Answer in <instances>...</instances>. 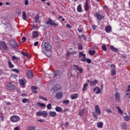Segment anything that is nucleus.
Here are the masks:
<instances>
[{"label": "nucleus", "instance_id": "c9c22d12", "mask_svg": "<svg viewBox=\"0 0 130 130\" xmlns=\"http://www.w3.org/2000/svg\"><path fill=\"white\" fill-rule=\"evenodd\" d=\"M42 116L45 118L48 116V113L45 111H42Z\"/></svg>", "mask_w": 130, "mask_h": 130}, {"label": "nucleus", "instance_id": "f8f14e48", "mask_svg": "<svg viewBox=\"0 0 130 130\" xmlns=\"http://www.w3.org/2000/svg\"><path fill=\"white\" fill-rule=\"evenodd\" d=\"M19 83L22 87H24L26 83V80L25 79H19Z\"/></svg>", "mask_w": 130, "mask_h": 130}, {"label": "nucleus", "instance_id": "6e6552de", "mask_svg": "<svg viewBox=\"0 0 130 130\" xmlns=\"http://www.w3.org/2000/svg\"><path fill=\"white\" fill-rule=\"evenodd\" d=\"M6 87L9 90H13L15 89V85L13 84L11 82H9Z\"/></svg>", "mask_w": 130, "mask_h": 130}, {"label": "nucleus", "instance_id": "473e14b6", "mask_svg": "<svg viewBox=\"0 0 130 130\" xmlns=\"http://www.w3.org/2000/svg\"><path fill=\"white\" fill-rule=\"evenodd\" d=\"M116 109H118V112L120 114H122L123 113V111L119 106H116Z\"/></svg>", "mask_w": 130, "mask_h": 130}, {"label": "nucleus", "instance_id": "680f3d73", "mask_svg": "<svg viewBox=\"0 0 130 130\" xmlns=\"http://www.w3.org/2000/svg\"><path fill=\"white\" fill-rule=\"evenodd\" d=\"M66 27H67L68 28H72V26H71L70 25V24H69V23L67 24Z\"/></svg>", "mask_w": 130, "mask_h": 130}, {"label": "nucleus", "instance_id": "4be33fe9", "mask_svg": "<svg viewBox=\"0 0 130 130\" xmlns=\"http://www.w3.org/2000/svg\"><path fill=\"white\" fill-rule=\"evenodd\" d=\"M110 49L115 53H117L119 51L117 48L114 47L113 45L110 46Z\"/></svg>", "mask_w": 130, "mask_h": 130}, {"label": "nucleus", "instance_id": "e2e57ef3", "mask_svg": "<svg viewBox=\"0 0 130 130\" xmlns=\"http://www.w3.org/2000/svg\"><path fill=\"white\" fill-rule=\"evenodd\" d=\"M38 121L40 122H42V123H43V122H45V120L43 119H40L38 120Z\"/></svg>", "mask_w": 130, "mask_h": 130}, {"label": "nucleus", "instance_id": "aec40b11", "mask_svg": "<svg viewBox=\"0 0 130 130\" xmlns=\"http://www.w3.org/2000/svg\"><path fill=\"white\" fill-rule=\"evenodd\" d=\"M105 29H106V32L108 34L111 33L112 31V28L110 25H108L106 26Z\"/></svg>", "mask_w": 130, "mask_h": 130}, {"label": "nucleus", "instance_id": "a211bd4d", "mask_svg": "<svg viewBox=\"0 0 130 130\" xmlns=\"http://www.w3.org/2000/svg\"><path fill=\"white\" fill-rule=\"evenodd\" d=\"M63 96V93L62 92H58L56 95V99L58 100L61 99Z\"/></svg>", "mask_w": 130, "mask_h": 130}, {"label": "nucleus", "instance_id": "2f4dec72", "mask_svg": "<svg viewBox=\"0 0 130 130\" xmlns=\"http://www.w3.org/2000/svg\"><path fill=\"white\" fill-rule=\"evenodd\" d=\"M55 110L57 112H62V108L60 107H55Z\"/></svg>", "mask_w": 130, "mask_h": 130}, {"label": "nucleus", "instance_id": "a18cd8bd", "mask_svg": "<svg viewBox=\"0 0 130 130\" xmlns=\"http://www.w3.org/2000/svg\"><path fill=\"white\" fill-rule=\"evenodd\" d=\"M21 54L25 57H29V54L27 52H21Z\"/></svg>", "mask_w": 130, "mask_h": 130}, {"label": "nucleus", "instance_id": "9d476101", "mask_svg": "<svg viewBox=\"0 0 130 130\" xmlns=\"http://www.w3.org/2000/svg\"><path fill=\"white\" fill-rule=\"evenodd\" d=\"M114 95L115 96L116 102H120L121 98H120V93L117 92H115V94H114Z\"/></svg>", "mask_w": 130, "mask_h": 130}, {"label": "nucleus", "instance_id": "412c9836", "mask_svg": "<svg viewBox=\"0 0 130 130\" xmlns=\"http://www.w3.org/2000/svg\"><path fill=\"white\" fill-rule=\"evenodd\" d=\"M122 130H127V125L126 122H123L121 124Z\"/></svg>", "mask_w": 130, "mask_h": 130}, {"label": "nucleus", "instance_id": "4d7b16f0", "mask_svg": "<svg viewBox=\"0 0 130 130\" xmlns=\"http://www.w3.org/2000/svg\"><path fill=\"white\" fill-rule=\"evenodd\" d=\"M110 67H111V69H116L115 65L114 64H111V66H110Z\"/></svg>", "mask_w": 130, "mask_h": 130}, {"label": "nucleus", "instance_id": "b1692460", "mask_svg": "<svg viewBox=\"0 0 130 130\" xmlns=\"http://www.w3.org/2000/svg\"><path fill=\"white\" fill-rule=\"evenodd\" d=\"M53 73L54 74V76L56 77L57 78L60 77V72L59 70H57L56 71H54Z\"/></svg>", "mask_w": 130, "mask_h": 130}, {"label": "nucleus", "instance_id": "8fccbe9b", "mask_svg": "<svg viewBox=\"0 0 130 130\" xmlns=\"http://www.w3.org/2000/svg\"><path fill=\"white\" fill-rule=\"evenodd\" d=\"M40 17L39 15H37L35 18V23H37L39 20Z\"/></svg>", "mask_w": 130, "mask_h": 130}, {"label": "nucleus", "instance_id": "1a4fd4ad", "mask_svg": "<svg viewBox=\"0 0 130 130\" xmlns=\"http://www.w3.org/2000/svg\"><path fill=\"white\" fill-rule=\"evenodd\" d=\"M87 81L89 82V86L91 87L95 86L99 82V81L97 79H95L93 81H89V80H88Z\"/></svg>", "mask_w": 130, "mask_h": 130}, {"label": "nucleus", "instance_id": "13d9d810", "mask_svg": "<svg viewBox=\"0 0 130 130\" xmlns=\"http://www.w3.org/2000/svg\"><path fill=\"white\" fill-rule=\"evenodd\" d=\"M28 4H29L28 1V0H25V1H24L25 6H28Z\"/></svg>", "mask_w": 130, "mask_h": 130}, {"label": "nucleus", "instance_id": "864d4df0", "mask_svg": "<svg viewBox=\"0 0 130 130\" xmlns=\"http://www.w3.org/2000/svg\"><path fill=\"white\" fill-rule=\"evenodd\" d=\"M37 115L38 116H42V111H39L37 112Z\"/></svg>", "mask_w": 130, "mask_h": 130}, {"label": "nucleus", "instance_id": "a878e982", "mask_svg": "<svg viewBox=\"0 0 130 130\" xmlns=\"http://www.w3.org/2000/svg\"><path fill=\"white\" fill-rule=\"evenodd\" d=\"M79 96V94L78 93H74L71 94V98L72 100L77 99Z\"/></svg>", "mask_w": 130, "mask_h": 130}, {"label": "nucleus", "instance_id": "de8ad7c7", "mask_svg": "<svg viewBox=\"0 0 130 130\" xmlns=\"http://www.w3.org/2000/svg\"><path fill=\"white\" fill-rule=\"evenodd\" d=\"M62 103H63V104L69 105V104H70V100H64V101L62 102Z\"/></svg>", "mask_w": 130, "mask_h": 130}, {"label": "nucleus", "instance_id": "0e129e2a", "mask_svg": "<svg viewBox=\"0 0 130 130\" xmlns=\"http://www.w3.org/2000/svg\"><path fill=\"white\" fill-rule=\"evenodd\" d=\"M39 42L38 41H37V42H35L34 46L35 47L38 46V45H39Z\"/></svg>", "mask_w": 130, "mask_h": 130}, {"label": "nucleus", "instance_id": "4468645a", "mask_svg": "<svg viewBox=\"0 0 130 130\" xmlns=\"http://www.w3.org/2000/svg\"><path fill=\"white\" fill-rule=\"evenodd\" d=\"M94 16H95L98 20H102L104 18V16L100 15L99 13H96L95 14H94Z\"/></svg>", "mask_w": 130, "mask_h": 130}, {"label": "nucleus", "instance_id": "58836bf2", "mask_svg": "<svg viewBox=\"0 0 130 130\" xmlns=\"http://www.w3.org/2000/svg\"><path fill=\"white\" fill-rule=\"evenodd\" d=\"M98 127L101 128L103 127V122H100L99 123H98L97 124Z\"/></svg>", "mask_w": 130, "mask_h": 130}, {"label": "nucleus", "instance_id": "2eb2a0df", "mask_svg": "<svg viewBox=\"0 0 130 130\" xmlns=\"http://www.w3.org/2000/svg\"><path fill=\"white\" fill-rule=\"evenodd\" d=\"M89 0H85V4H84V10L88 11L89 9Z\"/></svg>", "mask_w": 130, "mask_h": 130}, {"label": "nucleus", "instance_id": "f257e3e1", "mask_svg": "<svg viewBox=\"0 0 130 130\" xmlns=\"http://www.w3.org/2000/svg\"><path fill=\"white\" fill-rule=\"evenodd\" d=\"M94 111H95L91 112V114H92L93 118H98V115H101V109L99 105H95V106H94Z\"/></svg>", "mask_w": 130, "mask_h": 130}, {"label": "nucleus", "instance_id": "ddd939ff", "mask_svg": "<svg viewBox=\"0 0 130 130\" xmlns=\"http://www.w3.org/2000/svg\"><path fill=\"white\" fill-rule=\"evenodd\" d=\"M26 77L28 79H32L34 77V73H32V70H29L28 71Z\"/></svg>", "mask_w": 130, "mask_h": 130}, {"label": "nucleus", "instance_id": "20e7f679", "mask_svg": "<svg viewBox=\"0 0 130 130\" xmlns=\"http://www.w3.org/2000/svg\"><path fill=\"white\" fill-rule=\"evenodd\" d=\"M20 120L19 116L14 115L10 117V121L13 123L17 122Z\"/></svg>", "mask_w": 130, "mask_h": 130}, {"label": "nucleus", "instance_id": "7ed1b4c3", "mask_svg": "<svg viewBox=\"0 0 130 130\" xmlns=\"http://www.w3.org/2000/svg\"><path fill=\"white\" fill-rule=\"evenodd\" d=\"M61 86L59 84H56L52 86L51 90L52 93H54L57 90H61Z\"/></svg>", "mask_w": 130, "mask_h": 130}, {"label": "nucleus", "instance_id": "bb28decb", "mask_svg": "<svg viewBox=\"0 0 130 130\" xmlns=\"http://www.w3.org/2000/svg\"><path fill=\"white\" fill-rule=\"evenodd\" d=\"M79 58H82V57H83V58H82V59H84L86 58V54L83 53V52L81 51L79 52Z\"/></svg>", "mask_w": 130, "mask_h": 130}, {"label": "nucleus", "instance_id": "5fc2aeb1", "mask_svg": "<svg viewBox=\"0 0 130 130\" xmlns=\"http://www.w3.org/2000/svg\"><path fill=\"white\" fill-rule=\"evenodd\" d=\"M71 55H75L77 53V51H73L72 52H70Z\"/></svg>", "mask_w": 130, "mask_h": 130}, {"label": "nucleus", "instance_id": "69168bd1", "mask_svg": "<svg viewBox=\"0 0 130 130\" xmlns=\"http://www.w3.org/2000/svg\"><path fill=\"white\" fill-rule=\"evenodd\" d=\"M70 55H71V52L68 51L67 53V57H69L70 56Z\"/></svg>", "mask_w": 130, "mask_h": 130}, {"label": "nucleus", "instance_id": "79ce46f5", "mask_svg": "<svg viewBox=\"0 0 130 130\" xmlns=\"http://www.w3.org/2000/svg\"><path fill=\"white\" fill-rule=\"evenodd\" d=\"M0 118L2 121H4L5 120V116L4 115L3 113H0Z\"/></svg>", "mask_w": 130, "mask_h": 130}, {"label": "nucleus", "instance_id": "4c0bfd02", "mask_svg": "<svg viewBox=\"0 0 130 130\" xmlns=\"http://www.w3.org/2000/svg\"><path fill=\"white\" fill-rule=\"evenodd\" d=\"M88 86V84L84 83L83 87V91H85L87 90Z\"/></svg>", "mask_w": 130, "mask_h": 130}, {"label": "nucleus", "instance_id": "f03ea898", "mask_svg": "<svg viewBox=\"0 0 130 130\" xmlns=\"http://www.w3.org/2000/svg\"><path fill=\"white\" fill-rule=\"evenodd\" d=\"M46 24L50 25L52 26H58L59 25V23L55 22V20H52L51 18H49V19L46 22Z\"/></svg>", "mask_w": 130, "mask_h": 130}, {"label": "nucleus", "instance_id": "f704fd0d", "mask_svg": "<svg viewBox=\"0 0 130 130\" xmlns=\"http://www.w3.org/2000/svg\"><path fill=\"white\" fill-rule=\"evenodd\" d=\"M22 102L24 104L29 103V100L28 99L23 98L22 100Z\"/></svg>", "mask_w": 130, "mask_h": 130}, {"label": "nucleus", "instance_id": "052dcab7", "mask_svg": "<svg viewBox=\"0 0 130 130\" xmlns=\"http://www.w3.org/2000/svg\"><path fill=\"white\" fill-rule=\"evenodd\" d=\"M81 38H83V40H84V41H86V40H87L86 38L85 37V36L84 34H82L81 35Z\"/></svg>", "mask_w": 130, "mask_h": 130}, {"label": "nucleus", "instance_id": "c756f323", "mask_svg": "<svg viewBox=\"0 0 130 130\" xmlns=\"http://www.w3.org/2000/svg\"><path fill=\"white\" fill-rule=\"evenodd\" d=\"M37 105L39 107H46V104L44 103H42L41 102H38L37 103Z\"/></svg>", "mask_w": 130, "mask_h": 130}, {"label": "nucleus", "instance_id": "774afa93", "mask_svg": "<svg viewBox=\"0 0 130 130\" xmlns=\"http://www.w3.org/2000/svg\"><path fill=\"white\" fill-rule=\"evenodd\" d=\"M14 130H19V127L18 126H16L14 128Z\"/></svg>", "mask_w": 130, "mask_h": 130}, {"label": "nucleus", "instance_id": "338daca9", "mask_svg": "<svg viewBox=\"0 0 130 130\" xmlns=\"http://www.w3.org/2000/svg\"><path fill=\"white\" fill-rule=\"evenodd\" d=\"M22 40H23L22 43H24L26 41V38L25 37L22 38Z\"/></svg>", "mask_w": 130, "mask_h": 130}, {"label": "nucleus", "instance_id": "ea45409f", "mask_svg": "<svg viewBox=\"0 0 130 130\" xmlns=\"http://www.w3.org/2000/svg\"><path fill=\"white\" fill-rule=\"evenodd\" d=\"M22 18L24 20H26L27 16L25 12L23 11L22 13Z\"/></svg>", "mask_w": 130, "mask_h": 130}, {"label": "nucleus", "instance_id": "dca6fc26", "mask_svg": "<svg viewBox=\"0 0 130 130\" xmlns=\"http://www.w3.org/2000/svg\"><path fill=\"white\" fill-rule=\"evenodd\" d=\"M93 92H95V94H99L101 93V89L98 86H95V87L93 88Z\"/></svg>", "mask_w": 130, "mask_h": 130}, {"label": "nucleus", "instance_id": "f3484780", "mask_svg": "<svg viewBox=\"0 0 130 130\" xmlns=\"http://www.w3.org/2000/svg\"><path fill=\"white\" fill-rule=\"evenodd\" d=\"M0 45L5 50H8V46L6 43L3 41L0 42Z\"/></svg>", "mask_w": 130, "mask_h": 130}, {"label": "nucleus", "instance_id": "9b49d317", "mask_svg": "<svg viewBox=\"0 0 130 130\" xmlns=\"http://www.w3.org/2000/svg\"><path fill=\"white\" fill-rule=\"evenodd\" d=\"M73 68H74V70H76L79 71L80 74H82L83 72V69L77 65L74 64Z\"/></svg>", "mask_w": 130, "mask_h": 130}, {"label": "nucleus", "instance_id": "09e8293b", "mask_svg": "<svg viewBox=\"0 0 130 130\" xmlns=\"http://www.w3.org/2000/svg\"><path fill=\"white\" fill-rule=\"evenodd\" d=\"M102 49H103V50L106 51L107 50V48L106 47V45H103V46H102Z\"/></svg>", "mask_w": 130, "mask_h": 130}, {"label": "nucleus", "instance_id": "6ab92c4d", "mask_svg": "<svg viewBox=\"0 0 130 130\" xmlns=\"http://www.w3.org/2000/svg\"><path fill=\"white\" fill-rule=\"evenodd\" d=\"M80 60L83 62L86 61V62H87L88 64H90L92 62V60L91 59L87 58L86 57H85L84 59H81Z\"/></svg>", "mask_w": 130, "mask_h": 130}, {"label": "nucleus", "instance_id": "bf43d9fd", "mask_svg": "<svg viewBox=\"0 0 130 130\" xmlns=\"http://www.w3.org/2000/svg\"><path fill=\"white\" fill-rule=\"evenodd\" d=\"M106 112H107L108 113H112V111L110 109H108L106 110Z\"/></svg>", "mask_w": 130, "mask_h": 130}, {"label": "nucleus", "instance_id": "7c9ffc66", "mask_svg": "<svg viewBox=\"0 0 130 130\" xmlns=\"http://www.w3.org/2000/svg\"><path fill=\"white\" fill-rule=\"evenodd\" d=\"M8 66L10 69H13L14 67V65L12 63L10 60L8 61Z\"/></svg>", "mask_w": 130, "mask_h": 130}, {"label": "nucleus", "instance_id": "a19ab883", "mask_svg": "<svg viewBox=\"0 0 130 130\" xmlns=\"http://www.w3.org/2000/svg\"><path fill=\"white\" fill-rule=\"evenodd\" d=\"M111 74H112V75H116V69L111 70Z\"/></svg>", "mask_w": 130, "mask_h": 130}, {"label": "nucleus", "instance_id": "0eeeda50", "mask_svg": "<svg viewBox=\"0 0 130 130\" xmlns=\"http://www.w3.org/2000/svg\"><path fill=\"white\" fill-rule=\"evenodd\" d=\"M123 118L125 121H130V112H128V114L127 115L126 112H124L123 113Z\"/></svg>", "mask_w": 130, "mask_h": 130}, {"label": "nucleus", "instance_id": "c85d7f7f", "mask_svg": "<svg viewBox=\"0 0 130 130\" xmlns=\"http://www.w3.org/2000/svg\"><path fill=\"white\" fill-rule=\"evenodd\" d=\"M85 113V109H83L82 110H80L79 112L78 115L80 116H83L84 115Z\"/></svg>", "mask_w": 130, "mask_h": 130}, {"label": "nucleus", "instance_id": "6e6d98bb", "mask_svg": "<svg viewBox=\"0 0 130 130\" xmlns=\"http://www.w3.org/2000/svg\"><path fill=\"white\" fill-rule=\"evenodd\" d=\"M126 92H130V85H128L127 87V89L126 90Z\"/></svg>", "mask_w": 130, "mask_h": 130}, {"label": "nucleus", "instance_id": "423d86ee", "mask_svg": "<svg viewBox=\"0 0 130 130\" xmlns=\"http://www.w3.org/2000/svg\"><path fill=\"white\" fill-rule=\"evenodd\" d=\"M10 45L14 49H17V48H18L19 45L16 42H15L13 39H12L10 41Z\"/></svg>", "mask_w": 130, "mask_h": 130}, {"label": "nucleus", "instance_id": "603ef678", "mask_svg": "<svg viewBox=\"0 0 130 130\" xmlns=\"http://www.w3.org/2000/svg\"><path fill=\"white\" fill-rule=\"evenodd\" d=\"M47 109H48V110L51 109V108H52V105H51V103L48 104L47 105Z\"/></svg>", "mask_w": 130, "mask_h": 130}, {"label": "nucleus", "instance_id": "39448f33", "mask_svg": "<svg viewBox=\"0 0 130 130\" xmlns=\"http://www.w3.org/2000/svg\"><path fill=\"white\" fill-rule=\"evenodd\" d=\"M44 48L46 51H50L52 50V47L50 43L46 42L44 44Z\"/></svg>", "mask_w": 130, "mask_h": 130}, {"label": "nucleus", "instance_id": "393cba45", "mask_svg": "<svg viewBox=\"0 0 130 130\" xmlns=\"http://www.w3.org/2000/svg\"><path fill=\"white\" fill-rule=\"evenodd\" d=\"M37 89H38V87H36L35 86H32L31 87V89L32 90V92L35 94L38 93V91L37 90Z\"/></svg>", "mask_w": 130, "mask_h": 130}, {"label": "nucleus", "instance_id": "c03bdc74", "mask_svg": "<svg viewBox=\"0 0 130 130\" xmlns=\"http://www.w3.org/2000/svg\"><path fill=\"white\" fill-rule=\"evenodd\" d=\"M12 59L13 60H16V61H18V60H20V58H18L17 57H16L15 56H13L12 57Z\"/></svg>", "mask_w": 130, "mask_h": 130}, {"label": "nucleus", "instance_id": "3c124183", "mask_svg": "<svg viewBox=\"0 0 130 130\" xmlns=\"http://www.w3.org/2000/svg\"><path fill=\"white\" fill-rule=\"evenodd\" d=\"M78 49L80 50H82L83 49V46L82 45L81 43L78 44Z\"/></svg>", "mask_w": 130, "mask_h": 130}, {"label": "nucleus", "instance_id": "37998d69", "mask_svg": "<svg viewBox=\"0 0 130 130\" xmlns=\"http://www.w3.org/2000/svg\"><path fill=\"white\" fill-rule=\"evenodd\" d=\"M27 130H35L36 128L34 126H28L27 127Z\"/></svg>", "mask_w": 130, "mask_h": 130}, {"label": "nucleus", "instance_id": "e433bc0d", "mask_svg": "<svg viewBox=\"0 0 130 130\" xmlns=\"http://www.w3.org/2000/svg\"><path fill=\"white\" fill-rule=\"evenodd\" d=\"M88 53H89V55H90L91 56L94 55L95 53V50H89L88 51Z\"/></svg>", "mask_w": 130, "mask_h": 130}, {"label": "nucleus", "instance_id": "5701e85b", "mask_svg": "<svg viewBox=\"0 0 130 130\" xmlns=\"http://www.w3.org/2000/svg\"><path fill=\"white\" fill-rule=\"evenodd\" d=\"M32 39H36V38H37L39 37L38 32L37 31H34L32 32Z\"/></svg>", "mask_w": 130, "mask_h": 130}, {"label": "nucleus", "instance_id": "cd10ccee", "mask_svg": "<svg viewBox=\"0 0 130 130\" xmlns=\"http://www.w3.org/2000/svg\"><path fill=\"white\" fill-rule=\"evenodd\" d=\"M49 115L50 116L53 117H55L56 116L57 113L55 111H51L49 112Z\"/></svg>", "mask_w": 130, "mask_h": 130}, {"label": "nucleus", "instance_id": "49530a36", "mask_svg": "<svg viewBox=\"0 0 130 130\" xmlns=\"http://www.w3.org/2000/svg\"><path fill=\"white\" fill-rule=\"evenodd\" d=\"M12 71H13L17 74H19L20 72L19 70L17 69H12Z\"/></svg>", "mask_w": 130, "mask_h": 130}, {"label": "nucleus", "instance_id": "72a5a7b5", "mask_svg": "<svg viewBox=\"0 0 130 130\" xmlns=\"http://www.w3.org/2000/svg\"><path fill=\"white\" fill-rule=\"evenodd\" d=\"M77 11L79 13H81L82 11V8L81 4H79L77 7Z\"/></svg>", "mask_w": 130, "mask_h": 130}]
</instances>
